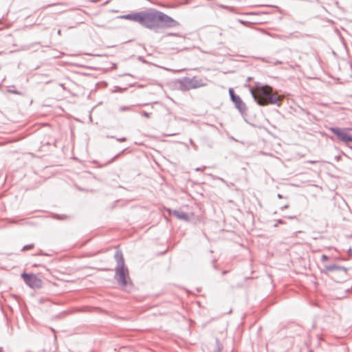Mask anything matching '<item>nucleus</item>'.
<instances>
[{
	"label": "nucleus",
	"mask_w": 352,
	"mask_h": 352,
	"mask_svg": "<svg viewBox=\"0 0 352 352\" xmlns=\"http://www.w3.org/2000/svg\"><path fill=\"white\" fill-rule=\"evenodd\" d=\"M254 98L258 104L265 106L269 104L280 105L284 96L272 92V88L268 85L256 87L251 90Z\"/></svg>",
	"instance_id": "f257e3e1"
},
{
	"label": "nucleus",
	"mask_w": 352,
	"mask_h": 352,
	"mask_svg": "<svg viewBox=\"0 0 352 352\" xmlns=\"http://www.w3.org/2000/svg\"><path fill=\"white\" fill-rule=\"evenodd\" d=\"M157 11L142 12L140 24L151 29L157 27Z\"/></svg>",
	"instance_id": "f03ea898"
},
{
	"label": "nucleus",
	"mask_w": 352,
	"mask_h": 352,
	"mask_svg": "<svg viewBox=\"0 0 352 352\" xmlns=\"http://www.w3.org/2000/svg\"><path fill=\"white\" fill-rule=\"evenodd\" d=\"M116 276L118 281L122 286H126L127 285L128 280L129 279V272L128 270L124 268V260L122 256L120 257L119 261L118 267L116 270Z\"/></svg>",
	"instance_id": "7ed1b4c3"
},
{
	"label": "nucleus",
	"mask_w": 352,
	"mask_h": 352,
	"mask_svg": "<svg viewBox=\"0 0 352 352\" xmlns=\"http://www.w3.org/2000/svg\"><path fill=\"white\" fill-rule=\"evenodd\" d=\"M330 130L336 135H337L338 138L342 142H352V135L351 134V129L331 128Z\"/></svg>",
	"instance_id": "20e7f679"
},
{
	"label": "nucleus",
	"mask_w": 352,
	"mask_h": 352,
	"mask_svg": "<svg viewBox=\"0 0 352 352\" xmlns=\"http://www.w3.org/2000/svg\"><path fill=\"white\" fill-rule=\"evenodd\" d=\"M22 278L27 285L32 288H39L41 287L42 280L36 275L23 273Z\"/></svg>",
	"instance_id": "39448f33"
},
{
	"label": "nucleus",
	"mask_w": 352,
	"mask_h": 352,
	"mask_svg": "<svg viewBox=\"0 0 352 352\" xmlns=\"http://www.w3.org/2000/svg\"><path fill=\"white\" fill-rule=\"evenodd\" d=\"M157 16L158 23H161L162 25L168 27L175 26L178 24L175 19L163 12L157 11Z\"/></svg>",
	"instance_id": "423d86ee"
},
{
	"label": "nucleus",
	"mask_w": 352,
	"mask_h": 352,
	"mask_svg": "<svg viewBox=\"0 0 352 352\" xmlns=\"http://www.w3.org/2000/svg\"><path fill=\"white\" fill-rule=\"evenodd\" d=\"M142 14V12H138V13H134V14H131L123 15V16H121L120 18L124 19L134 21L141 23Z\"/></svg>",
	"instance_id": "0eeeda50"
},
{
	"label": "nucleus",
	"mask_w": 352,
	"mask_h": 352,
	"mask_svg": "<svg viewBox=\"0 0 352 352\" xmlns=\"http://www.w3.org/2000/svg\"><path fill=\"white\" fill-rule=\"evenodd\" d=\"M179 85H180V89L184 91L195 87L194 85H192V80H190L189 78H184V79L180 80Z\"/></svg>",
	"instance_id": "6e6552de"
},
{
	"label": "nucleus",
	"mask_w": 352,
	"mask_h": 352,
	"mask_svg": "<svg viewBox=\"0 0 352 352\" xmlns=\"http://www.w3.org/2000/svg\"><path fill=\"white\" fill-rule=\"evenodd\" d=\"M232 102L235 104L236 107L241 112H243L246 109L245 103L242 101L239 96L234 98Z\"/></svg>",
	"instance_id": "1a4fd4ad"
},
{
	"label": "nucleus",
	"mask_w": 352,
	"mask_h": 352,
	"mask_svg": "<svg viewBox=\"0 0 352 352\" xmlns=\"http://www.w3.org/2000/svg\"><path fill=\"white\" fill-rule=\"evenodd\" d=\"M173 214L179 219L184 220V221L188 220V217L187 214L185 212L175 210V211H173Z\"/></svg>",
	"instance_id": "9d476101"
},
{
	"label": "nucleus",
	"mask_w": 352,
	"mask_h": 352,
	"mask_svg": "<svg viewBox=\"0 0 352 352\" xmlns=\"http://www.w3.org/2000/svg\"><path fill=\"white\" fill-rule=\"evenodd\" d=\"M229 94L232 100H233L234 98L237 97V96L234 94V90L232 89H229Z\"/></svg>",
	"instance_id": "9b49d317"
},
{
	"label": "nucleus",
	"mask_w": 352,
	"mask_h": 352,
	"mask_svg": "<svg viewBox=\"0 0 352 352\" xmlns=\"http://www.w3.org/2000/svg\"><path fill=\"white\" fill-rule=\"evenodd\" d=\"M33 248H34V245L33 244L28 245H25V246L23 247V250H31Z\"/></svg>",
	"instance_id": "f8f14e48"
},
{
	"label": "nucleus",
	"mask_w": 352,
	"mask_h": 352,
	"mask_svg": "<svg viewBox=\"0 0 352 352\" xmlns=\"http://www.w3.org/2000/svg\"><path fill=\"white\" fill-rule=\"evenodd\" d=\"M211 352H221V350L219 347L215 344L213 346V349Z\"/></svg>",
	"instance_id": "ddd939ff"
}]
</instances>
